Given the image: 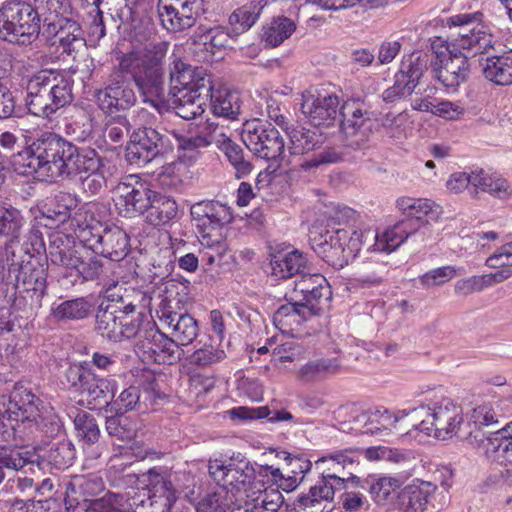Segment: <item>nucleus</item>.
I'll return each mask as SVG.
<instances>
[{
  "mask_svg": "<svg viewBox=\"0 0 512 512\" xmlns=\"http://www.w3.org/2000/svg\"><path fill=\"white\" fill-rule=\"evenodd\" d=\"M226 358V353L219 345L212 342L204 343L195 350L190 356V363L199 368H208L222 362Z\"/></svg>",
  "mask_w": 512,
  "mask_h": 512,
  "instance_id": "nucleus-61",
  "label": "nucleus"
},
{
  "mask_svg": "<svg viewBox=\"0 0 512 512\" xmlns=\"http://www.w3.org/2000/svg\"><path fill=\"white\" fill-rule=\"evenodd\" d=\"M166 138L156 129L141 126L130 135L125 158L131 165L144 166L161 154Z\"/></svg>",
  "mask_w": 512,
  "mask_h": 512,
  "instance_id": "nucleus-22",
  "label": "nucleus"
},
{
  "mask_svg": "<svg viewBox=\"0 0 512 512\" xmlns=\"http://www.w3.org/2000/svg\"><path fill=\"white\" fill-rule=\"evenodd\" d=\"M19 253H23L20 261L16 263H35L39 265L48 266V252L46 250L45 242L39 231H31L25 241L21 244Z\"/></svg>",
  "mask_w": 512,
  "mask_h": 512,
  "instance_id": "nucleus-49",
  "label": "nucleus"
},
{
  "mask_svg": "<svg viewBox=\"0 0 512 512\" xmlns=\"http://www.w3.org/2000/svg\"><path fill=\"white\" fill-rule=\"evenodd\" d=\"M283 503L281 492L268 490L258 493V496L248 501L246 506H238L230 512H276Z\"/></svg>",
  "mask_w": 512,
  "mask_h": 512,
  "instance_id": "nucleus-55",
  "label": "nucleus"
},
{
  "mask_svg": "<svg viewBox=\"0 0 512 512\" xmlns=\"http://www.w3.org/2000/svg\"><path fill=\"white\" fill-rule=\"evenodd\" d=\"M442 487L445 492L448 491V486L444 482ZM448 500L447 493H438L435 484L421 481L418 484L413 483L404 487L398 493L394 505L399 512H424L429 504L434 509L441 510Z\"/></svg>",
  "mask_w": 512,
  "mask_h": 512,
  "instance_id": "nucleus-18",
  "label": "nucleus"
},
{
  "mask_svg": "<svg viewBox=\"0 0 512 512\" xmlns=\"http://www.w3.org/2000/svg\"><path fill=\"white\" fill-rule=\"evenodd\" d=\"M92 148H80L53 132L40 134L26 149L23 157V174L39 180L56 181L72 179L81 174V168L95 152Z\"/></svg>",
  "mask_w": 512,
  "mask_h": 512,
  "instance_id": "nucleus-3",
  "label": "nucleus"
},
{
  "mask_svg": "<svg viewBox=\"0 0 512 512\" xmlns=\"http://www.w3.org/2000/svg\"><path fill=\"white\" fill-rule=\"evenodd\" d=\"M94 309L89 297L65 300L52 308L51 315L57 321H80L88 318Z\"/></svg>",
  "mask_w": 512,
  "mask_h": 512,
  "instance_id": "nucleus-45",
  "label": "nucleus"
},
{
  "mask_svg": "<svg viewBox=\"0 0 512 512\" xmlns=\"http://www.w3.org/2000/svg\"><path fill=\"white\" fill-rule=\"evenodd\" d=\"M217 128L218 125H215L213 131H210L208 135L199 133L187 136L175 133L174 136L177 141L178 158L180 163H191L195 161L201 149L208 147L213 142L216 143L218 137V134H216Z\"/></svg>",
  "mask_w": 512,
  "mask_h": 512,
  "instance_id": "nucleus-40",
  "label": "nucleus"
},
{
  "mask_svg": "<svg viewBox=\"0 0 512 512\" xmlns=\"http://www.w3.org/2000/svg\"><path fill=\"white\" fill-rule=\"evenodd\" d=\"M89 161L95 163L91 164L90 168L87 164L81 168L80 175H86L82 178V186L85 192L96 195L105 186L107 180L117 173V167L110 159L101 157L97 151L92 154Z\"/></svg>",
  "mask_w": 512,
  "mask_h": 512,
  "instance_id": "nucleus-31",
  "label": "nucleus"
},
{
  "mask_svg": "<svg viewBox=\"0 0 512 512\" xmlns=\"http://www.w3.org/2000/svg\"><path fill=\"white\" fill-rule=\"evenodd\" d=\"M428 57L421 52H413L405 56L401 62L400 70L396 74H403L405 80H409L415 88L419 79L427 68Z\"/></svg>",
  "mask_w": 512,
  "mask_h": 512,
  "instance_id": "nucleus-58",
  "label": "nucleus"
},
{
  "mask_svg": "<svg viewBox=\"0 0 512 512\" xmlns=\"http://www.w3.org/2000/svg\"><path fill=\"white\" fill-rule=\"evenodd\" d=\"M295 29L296 25L291 19L277 17L263 27L262 39L267 46L277 47L288 39Z\"/></svg>",
  "mask_w": 512,
  "mask_h": 512,
  "instance_id": "nucleus-53",
  "label": "nucleus"
},
{
  "mask_svg": "<svg viewBox=\"0 0 512 512\" xmlns=\"http://www.w3.org/2000/svg\"><path fill=\"white\" fill-rule=\"evenodd\" d=\"M168 47L166 41L150 42L143 48L118 53L117 65L111 70L104 86L94 92L98 108L106 115L129 110L137 102L135 85L143 101L159 109L158 98L163 93Z\"/></svg>",
  "mask_w": 512,
  "mask_h": 512,
  "instance_id": "nucleus-1",
  "label": "nucleus"
},
{
  "mask_svg": "<svg viewBox=\"0 0 512 512\" xmlns=\"http://www.w3.org/2000/svg\"><path fill=\"white\" fill-rule=\"evenodd\" d=\"M80 392L86 397L90 409L105 405L108 408L111 395L115 393L117 383L112 378L96 375L92 370Z\"/></svg>",
  "mask_w": 512,
  "mask_h": 512,
  "instance_id": "nucleus-37",
  "label": "nucleus"
},
{
  "mask_svg": "<svg viewBox=\"0 0 512 512\" xmlns=\"http://www.w3.org/2000/svg\"><path fill=\"white\" fill-rule=\"evenodd\" d=\"M355 421L359 424H363L360 429H354L355 432L380 436L388 435L393 429L403 432L408 426L412 427L413 423L411 410H400L392 413L385 408L361 412L355 418Z\"/></svg>",
  "mask_w": 512,
  "mask_h": 512,
  "instance_id": "nucleus-23",
  "label": "nucleus"
},
{
  "mask_svg": "<svg viewBox=\"0 0 512 512\" xmlns=\"http://www.w3.org/2000/svg\"><path fill=\"white\" fill-rule=\"evenodd\" d=\"M483 14L481 12L464 13L452 16L447 19L449 28L446 49H451L456 43L461 42L476 29V26L482 24Z\"/></svg>",
  "mask_w": 512,
  "mask_h": 512,
  "instance_id": "nucleus-43",
  "label": "nucleus"
},
{
  "mask_svg": "<svg viewBox=\"0 0 512 512\" xmlns=\"http://www.w3.org/2000/svg\"><path fill=\"white\" fill-rule=\"evenodd\" d=\"M47 29L46 32L49 36H52L53 45H56L58 41L64 40L65 37L74 35V34H83L80 25L73 18L72 15H67V17H59L56 20L48 22L46 24Z\"/></svg>",
  "mask_w": 512,
  "mask_h": 512,
  "instance_id": "nucleus-62",
  "label": "nucleus"
},
{
  "mask_svg": "<svg viewBox=\"0 0 512 512\" xmlns=\"http://www.w3.org/2000/svg\"><path fill=\"white\" fill-rule=\"evenodd\" d=\"M122 291L127 292L122 285L110 284L104 292L107 303L101 302L96 312L95 331L109 342H119L120 318L125 303Z\"/></svg>",
  "mask_w": 512,
  "mask_h": 512,
  "instance_id": "nucleus-17",
  "label": "nucleus"
},
{
  "mask_svg": "<svg viewBox=\"0 0 512 512\" xmlns=\"http://www.w3.org/2000/svg\"><path fill=\"white\" fill-rule=\"evenodd\" d=\"M204 95L206 100H210V109L213 115L229 120L238 118L241 111V102L237 92L227 88H216L213 79L211 91Z\"/></svg>",
  "mask_w": 512,
  "mask_h": 512,
  "instance_id": "nucleus-35",
  "label": "nucleus"
},
{
  "mask_svg": "<svg viewBox=\"0 0 512 512\" xmlns=\"http://www.w3.org/2000/svg\"><path fill=\"white\" fill-rule=\"evenodd\" d=\"M340 365L335 358H321L307 362L298 371V377L305 382L318 381L339 371Z\"/></svg>",
  "mask_w": 512,
  "mask_h": 512,
  "instance_id": "nucleus-50",
  "label": "nucleus"
},
{
  "mask_svg": "<svg viewBox=\"0 0 512 512\" xmlns=\"http://www.w3.org/2000/svg\"><path fill=\"white\" fill-rule=\"evenodd\" d=\"M179 344L160 332L155 325H150L146 340L138 344V351L158 364H174L180 359Z\"/></svg>",
  "mask_w": 512,
  "mask_h": 512,
  "instance_id": "nucleus-27",
  "label": "nucleus"
},
{
  "mask_svg": "<svg viewBox=\"0 0 512 512\" xmlns=\"http://www.w3.org/2000/svg\"><path fill=\"white\" fill-rule=\"evenodd\" d=\"M158 16L170 32H181L195 25L204 13L203 0H159Z\"/></svg>",
  "mask_w": 512,
  "mask_h": 512,
  "instance_id": "nucleus-19",
  "label": "nucleus"
},
{
  "mask_svg": "<svg viewBox=\"0 0 512 512\" xmlns=\"http://www.w3.org/2000/svg\"><path fill=\"white\" fill-rule=\"evenodd\" d=\"M482 66L487 80L501 86L512 84V49L502 55L487 57Z\"/></svg>",
  "mask_w": 512,
  "mask_h": 512,
  "instance_id": "nucleus-42",
  "label": "nucleus"
},
{
  "mask_svg": "<svg viewBox=\"0 0 512 512\" xmlns=\"http://www.w3.org/2000/svg\"><path fill=\"white\" fill-rule=\"evenodd\" d=\"M236 501V495L221 486L207 493L197 502L196 512H226Z\"/></svg>",
  "mask_w": 512,
  "mask_h": 512,
  "instance_id": "nucleus-52",
  "label": "nucleus"
},
{
  "mask_svg": "<svg viewBox=\"0 0 512 512\" xmlns=\"http://www.w3.org/2000/svg\"><path fill=\"white\" fill-rule=\"evenodd\" d=\"M266 2L263 0L251 1L236 9L229 16V24L235 34L249 30L258 20Z\"/></svg>",
  "mask_w": 512,
  "mask_h": 512,
  "instance_id": "nucleus-47",
  "label": "nucleus"
},
{
  "mask_svg": "<svg viewBox=\"0 0 512 512\" xmlns=\"http://www.w3.org/2000/svg\"><path fill=\"white\" fill-rule=\"evenodd\" d=\"M153 189L138 175H129L114 188V202L120 215L132 218L146 213Z\"/></svg>",
  "mask_w": 512,
  "mask_h": 512,
  "instance_id": "nucleus-16",
  "label": "nucleus"
},
{
  "mask_svg": "<svg viewBox=\"0 0 512 512\" xmlns=\"http://www.w3.org/2000/svg\"><path fill=\"white\" fill-rule=\"evenodd\" d=\"M44 461L55 469L61 470L72 465L75 458V448L68 439L50 443L42 455Z\"/></svg>",
  "mask_w": 512,
  "mask_h": 512,
  "instance_id": "nucleus-48",
  "label": "nucleus"
},
{
  "mask_svg": "<svg viewBox=\"0 0 512 512\" xmlns=\"http://www.w3.org/2000/svg\"><path fill=\"white\" fill-rule=\"evenodd\" d=\"M81 250L72 235L53 232L49 236L48 258L53 265L72 269L80 259Z\"/></svg>",
  "mask_w": 512,
  "mask_h": 512,
  "instance_id": "nucleus-29",
  "label": "nucleus"
},
{
  "mask_svg": "<svg viewBox=\"0 0 512 512\" xmlns=\"http://www.w3.org/2000/svg\"><path fill=\"white\" fill-rule=\"evenodd\" d=\"M129 297L130 294H125V303H123L120 318L119 342L135 339V348L138 349V344L141 343V340H146V332L149 326L155 325V323L147 319L142 313L134 316L136 305L128 300Z\"/></svg>",
  "mask_w": 512,
  "mask_h": 512,
  "instance_id": "nucleus-30",
  "label": "nucleus"
},
{
  "mask_svg": "<svg viewBox=\"0 0 512 512\" xmlns=\"http://www.w3.org/2000/svg\"><path fill=\"white\" fill-rule=\"evenodd\" d=\"M447 54L441 53L431 63L433 78L446 90L456 92L458 87L469 77L470 64L468 55L446 49Z\"/></svg>",
  "mask_w": 512,
  "mask_h": 512,
  "instance_id": "nucleus-24",
  "label": "nucleus"
},
{
  "mask_svg": "<svg viewBox=\"0 0 512 512\" xmlns=\"http://www.w3.org/2000/svg\"><path fill=\"white\" fill-rule=\"evenodd\" d=\"M163 474L169 482L168 489L174 494V501L179 497L190 499L194 495L195 480L190 473L175 472L170 475Z\"/></svg>",
  "mask_w": 512,
  "mask_h": 512,
  "instance_id": "nucleus-64",
  "label": "nucleus"
},
{
  "mask_svg": "<svg viewBox=\"0 0 512 512\" xmlns=\"http://www.w3.org/2000/svg\"><path fill=\"white\" fill-rule=\"evenodd\" d=\"M40 22L30 3L20 0L5 2L0 8V38L26 45L37 38Z\"/></svg>",
  "mask_w": 512,
  "mask_h": 512,
  "instance_id": "nucleus-12",
  "label": "nucleus"
},
{
  "mask_svg": "<svg viewBox=\"0 0 512 512\" xmlns=\"http://www.w3.org/2000/svg\"><path fill=\"white\" fill-rule=\"evenodd\" d=\"M170 94L177 97L183 93L207 94L212 89L213 76L202 67H192L175 57L170 65Z\"/></svg>",
  "mask_w": 512,
  "mask_h": 512,
  "instance_id": "nucleus-20",
  "label": "nucleus"
},
{
  "mask_svg": "<svg viewBox=\"0 0 512 512\" xmlns=\"http://www.w3.org/2000/svg\"><path fill=\"white\" fill-rule=\"evenodd\" d=\"M140 406V389L137 386L125 388L117 397L111 395L108 410L116 414H125L128 411L136 410Z\"/></svg>",
  "mask_w": 512,
  "mask_h": 512,
  "instance_id": "nucleus-59",
  "label": "nucleus"
},
{
  "mask_svg": "<svg viewBox=\"0 0 512 512\" xmlns=\"http://www.w3.org/2000/svg\"><path fill=\"white\" fill-rule=\"evenodd\" d=\"M100 232L102 237H98L101 241L96 246V254L112 261H120L129 253V236L122 228L116 225H105L104 230Z\"/></svg>",
  "mask_w": 512,
  "mask_h": 512,
  "instance_id": "nucleus-33",
  "label": "nucleus"
},
{
  "mask_svg": "<svg viewBox=\"0 0 512 512\" xmlns=\"http://www.w3.org/2000/svg\"><path fill=\"white\" fill-rule=\"evenodd\" d=\"M397 207L406 217L410 218L400 221V223H408L407 230L409 234L407 238L418 229L419 221L424 216L436 220L443 212L439 204L426 198L401 197L397 200Z\"/></svg>",
  "mask_w": 512,
  "mask_h": 512,
  "instance_id": "nucleus-28",
  "label": "nucleus"
},
{
  "mask_svg": "<svg viewBox=\"0 0 512 512\" xmlns=\"http://www.w3.org/2000/svg\"><path fill=\"white\" fill-rule=\"evenodd\" d=\"M48 266L39 262L16 263L13 259L9 267V275L14 276L15 292L11 307L26 314L36 313L47 295Z\"/></svg>",
  "mask_w": 512,
  "mask_h": 512,
  "instance_id": "nucleus-10",
  "label": "nucleus"
},
{
  "mask_svg": "<svg viewBox=\"0 0 512 512\" xmlns=\"http://www.w3.org/2000/svg\"><path fill=\"white\" fill-rule=\"evenodd\" d=\"M25 223L20 210L11 205H0V235L11 243L18 240Z\"/></svg>",
  "mask_w": 512,
  "mask_h": 512,
  "instance_id": "nucleus-51",
  "label": "nucleus"
},
{
  "mask_svg": "<svg viewBox=\"0 0 512 512\" xmlns=\"http://www.w3.org/2000/svg\"><path fill=\"white\" fill-rule=\"evenodd\" d=\"M340 129L346 146L353 149L364 147L372 133L377 113L367 97H350L340 108Z\"/></svg>",
  "mask_w": 512,
  "mask_h": 512,
  "instance_id": "nucleus-13",
  "label": "nucleus"
},
{
  "mask_svg": "<svg viewBox=\"0 0 512 512\" xmlns=\"http://www.w3.org/2000/svg\"><path fill=\"white\" fill-rule=\"evenodd\" d=\"M191 216L196 224L202 246L224 249L221 228L233 220L232 209L219 201L203 200L191 206Z\"/></svg>",
  "mask_w": 512,
  "mask_h": 512,
  "instance_id": "nucleus-14",
  "label": "nucleus"
},
{
  "mask_svg": "<svg viewBox=\"0 0 512 512\" xmlns=\"http://www.w3.org/2000/svg\"><path fill=\"white\" fill-rule=\"evenodd\" d=\"M339 98L334 94L307 92L302 95L301 111L313 126H331L340 116Z\"/></svg>",
  "mask_w": 512,
  "mask_h": 512,
  "instance_id": "nucleus-26",
  "label": "nucleus"
},
{
  "mask_svg": "<svg viewBox=\"0 0 512 512\" xmlns=\"http://www.w3.org/2000/svg\"><path fill=\"white\" fill-rule=\"evenodd\" d=\"M258 473L262 478H271L279 489L290 492L293 491L302 481V477L291 475L285 471L283 473L279 468L269 465H258Z\"/></svg>",
  "mask_w": 512,
  "mask_h": 512,
  "instance_id": "nucleus-63",
  "label": "nucleus"
},
{
  "mask_svg": "<svg viewBox=\"0 0 512 512\" xmlns=\"http://www.w3.org/2000/svg\"><path fill=\"white\" fill-rule=\"evenodd\" d=\"M174 98L175 113L185 120L201 116L205 111V95H200V93H183L181 96L179 94Z\"/></svg>",
  "mask_w": 512,
  "mask_h": 512,
  "instance_id": "nucleus-56",
  "label": "nucleus"
},
{
  "mask_svg": "<svg viewBox=\"0 0 512 512\" xmlns=\"http://www.w3.org/2000/svg\"><path fill=\"white\" fill-rule=\"evenodd\" d=\"M411 419L414 429L440 440L456 435L464 421L461 405L438 394L427 398L425 404L412 409Z\"/></svg>",
  "mask_w": 512,
  "mask_h": 512,
  "instance_id": "nucleus-8",
  "label": "nucleus"
},
{
  "mask_svg": "<svg viewBox=\"0 0 512 512\" xmlns=\"http://www.w3.org/2000/svg\"><path fill=\"white\" fill-rule=\"evenodd\" d=\"M73 422L80 440L87 444H94L99 440L100 430L93 415L86 411H79Z\"/></svg>",
  "mask_w": 512,
  "mask_h": 512,
  "instance_id": "nucleus-60",
  "label": "nucleus"
},
{
  "mask_svg": "<svg viewBox=\"0 0 512 512\" xmlns=\"http://www.w3.org/2000/svg\"><path fill=\"white\" fill-rule=\"evenodd\" d=\"M147 477V487L134 493L129 499L130 506L135 512H171L175 501L167 477L157 468L150 469Z\"/></svg>",
  "mask_w": 512,
  "mask_h": 512,
  "instance_id": "nucleus-15",
  "label": "nucleus"
},
{
  "mask_svg": "<svg viewBox=\"0 0 512 512\" xmlns=\"http://www.w3.org/2000/svg\"><path fill=\"white\" fill-rule=\"evenodd\" d=\"M332 292L326 278L307 270L295 281L292 291L285 294L286 303L273 315L274 324L281 330H294L313 317L320 316Z\"/></svg>",
  "mask_w": 512,
  "mask_h": 512,
  "instance_id": "nucleus-5",
  "label": "nucleus"
},
{
  "mask_svg": "<svg viewBox=\"0 0 512 512\" xmlns=\"http://www.w3.org/2000/svg\"><path fill=\"white\" fill-rule=\"evenodd\" d=\"M401 486V482L396 477L391 476H368L361 480L352 471H347V475H338L335 472H327L322 478L310 488L306 495L299 496L293 503L290 512H324L326 505L333 499L335 491L349 489L350 487H361L368 490L372 499L383 504L387 502Z\"/></svg>",
  "mask_w": 512,
  "mask_h": 512,
  "instance_id": "nucleus-4",
  "label": "nucleus"
},
{
  "mask_svg": "<svg viewBox=\"0 0 512 512\" xmlns=\"http://www.w3.org/2000/svg\"><path fill=\"white\" fill-rule=\"evenodd\" d=\"M7 406L8 423L21 438L56 437L64 430L55 409L24 386H15Z\"/></svg>",
  "mask_w": 512,
  "mask_h": 512,
  "instance_id": "nucleus-6",
  "label": "nucleus"
},
{
  "mask_svg": "<svg viewBox=\"0 0 512 512\" xmlns=\"http://www.w3.org/2000/svg\"><path fill=\"white\" fill-rule=\"evenodd\" d=\"M469 440L481 449L487 458L500 465L512 467V421L487 435L471 432Z\"/></svg>",
  "mask_w": 512,
  "mask_h": 512,
  "instance_id": "nucleus-25",
  "label": "nucleus"
},
{
  "mask_svg": "<svg viewBox=\"0 0 512 512\" xmlns=\"http://www.w3.org/2000/svg\"><path fill=\"white\" fill-rule=\"evenodd\" d=\"M240 454L231 457L228 460L214 459L210 460L208 464V471L211 478L217 483L218 486L229 490L234 494H243L246 497L245 505L248 501L256 498L258 493L273 488L262 489V480L257 479L259 476L258 468L246 458H239ZM280 492L278 489H276Z\"/></svg>",
  "mask_w": 512,
  "mask_h": 512,
  "instance_id": "nucleus-9",
  "label": "nucleus"
},
{
  "mask_svg": "<svg viewBox=\"0 0 512 512\" xmlns=\"http://www.w3.org/2000/svg\"><path fill=\"white\" fill-rule=\"evenodd\" d=\"M25 105L30 114L51 118L73 101L72 80L64 72L41 69L26 80Z\"/></svg>",
  "mask_w": 512,
  "mask_h": 512,
  "instance_id": "nucleus-7",
  "label": "nucleus"
},
{
  "mask_svg": "<svg viewBox=\"0 0 512 512\" xmlns=\"http://www.w3.org/2000/svg\"><path fill=\"white\" fill-rule=\"evenodd\" d=\"M179 208L176 200L168 195L153 190L149 208L146 211V221L153 226H165L178 216Z\"/></svg>",
  "mask_w": 512,
  "mask_h": 512,
  "instance_id": "nucleus-38",
  "label": "nucleus"
},
{
  "mask_svg": "<svg viewBox=\"0 0 512 512\" xmlns=\"http://www.w3.org/2000/svg\"><path fill=\"white\" fill-rule=\"evenodd\" d=\"M271 273L279 279L300 276L309 270L310 264L304 253L292 250L285 254L273 255L270 260Z\"/></svg>",
  "mask_w": 512,
  "mask_h": 512,
  "instance_id": "nucleus-36",
  "label": "nucleus"
},
{
  "mask_svg": "<svg viewBox=\"0 0 512 512\" xmlns=\"http://www.w3.org/2000/svg\"><path fill=\"white\" fill-rule=\"evenodd\" d=\"M364 455L368 460H386L391 462H400L404 459V455L397 449L386 446H373L365 450L363 449H345L322 458V462L328 463L327 472L333 470L335 473L340 472L341 475H347V471L353 473L359 466V459Z\"/></svg>",
  "mask_w": 512,
  "mask_h": 512,
  "instance_id": "nucleus-21",
  "label": "nucleus"
},
{
  "mask_svg": "<svg viewBox=\"0 0 512 512\" xmlns=\"http://www.w3.org/2000/svg\"><path fill=\"white\" fill-rule=\"evenodd\" d=\"M387 274V264L369 259L357 267L352 280L362 288H370L380 285Z\"/></svg>",
  "mask_w": 512,
  "mask_h": 512,
  "instance_id": "nucleus-46",
  "label": "nucleus"
},
{
  "mask_svg": "<svg viewBox=\"0 0 512 512\" xmlns=\"http://www.w3.org/2000/svg\"><path fill=\"white\" fill-rule=\"evenodd\" d=\"M33 9L39 19L44 24H48L59 17L72 15V6L70 0H33Z\"/></svg>",
  "mask_w": 512,
  "mask_h": 512,
  "instance_id": "nucleus-54",
  "label": "nucleus"
},
{
  "mask_svg": "<svg viewBox=\"0 0 512 512\" xmlns=\"http://www.w3.org/2000/svg\"><path fill=\"white\" fill-rule=\"evenodd\" d=\"M105 428L109 436L120 441L129 442L137 435V424L124 414L107 417Z\"/></svg>",
  "mask_w": 512,
  "mask_h": 512,
  "instance_id": "nucleus-57",
  "label": "nucleus"
},
{
  "mask_svg": "<svg viewBox=\"0 0 512 512\" xmlns=\"http://www.w3.org/2000/svg\"><path fill=\"white\" fill-rule=\"evenodd\" d=\"M241 139L256 157L273 161L278 166H289L292 160L286 153L280 132L269 122L260 119L247 120L242 125Z\"/></svg>",
  "mask_w": 512,
  "mask_h": 512,
  "instance_id": "nucleus-11",
  "label": "nucleus"
},
{
  "mask_svg": "<svg viewBox=\"0 0 512 512\" xmlns=\"http://www.w3.org/2000/svg\"><path fill=\"white\" fill-rule=\"evenodd\" d=\"M406 222L395 224L382 234L373 230H326L311 238L314 251L330 266L341 269L353 260L362 247L375 252L391 253L407 239Z\"/></svg>",
  "mask_w": 512,
  "mask_h": 512,
  "instance_id": "nucleus-2",
  "label": "nucleus"
},
{
  "mask_svg": "<svg viewBox=\"0 0 512 512\" xmlns=\"http://www.w3.org/2000/svg\"><path fill=\"white\" fill-rule=\"evenodd\" d=\"M216 144L233 167L238 179L244 178L252 172L253 165L239 144L233 142L222 132L218 134Z\"/></svg>",
  "mask_w": 512,
  "mask_h": 512,
  "instance_id": "nucleus-41",
  "label": "nucleus"
},
{
  "mask_svg": "<svg viewBox=\"0 0 512 512\" xmlns=\"http://www.w3.org/2000/svg\"><path fill=\"white\" fill-rule=\"evenodd\" d=\"M284 131L289 138L286 153L290 160L292 156L305 155L319 148L324 142V137L317 128L310 129L290 124Z\"/></svg>",
  "mask_w": 512,
  "mask_h": 512,
  "instance_id": "nucleus-34",
  "label": "nucleus"
},
{
  "mask_svg": "<svg viewBox=\"0 0 512 512\" xmlns=\"http://www.w3.org/2000/svg\"><path fill=\"white\" fill-rule=\"evenodd\" d=\"M493 43V35L482 23L480 26H476V29L463 38L461 42L456 43L451 50L468 55L469 58L488 52L493 47Z\"/></svg>",
  "mask_w": 512,
  "mask_h": 512,
  "instance_id": "nucleus-44",
  "label": "nucleus"
},
{
  "mask_svg": "<svg viewBox=\"0 0 512 512\" xmlns=\"http://www.w3.org/2000/svg\"><path fill=\"white\" fill-rule=\"evenodd\" d=\"M78 205L75 195L69 192H59L41 210L47 220L45 226H58L65 223L71 216V211Z\"/></svg>",
  "mask_w": 512,
  "mask_h": 512,
  "instance_id": "nucleus-39",
  "label": "nucleus"
},
{
  "mask_svg": "<svg viewBox=\"0 0 512 512\" xmlns=\"http://www.w3.org/2000/svg\"><path fill=\"white\" fill-rule=\"evenodd\" d=\"M160 321L172 329L173 339L181 346L191 344L199 332L198 322L188 313L163 309Z\"/></svg>",
  "mask_w": 512,
  "mask_h": 512,
  "instance_id": "nucleus-32",
  "label": "nucleus"
}]
</instances>
